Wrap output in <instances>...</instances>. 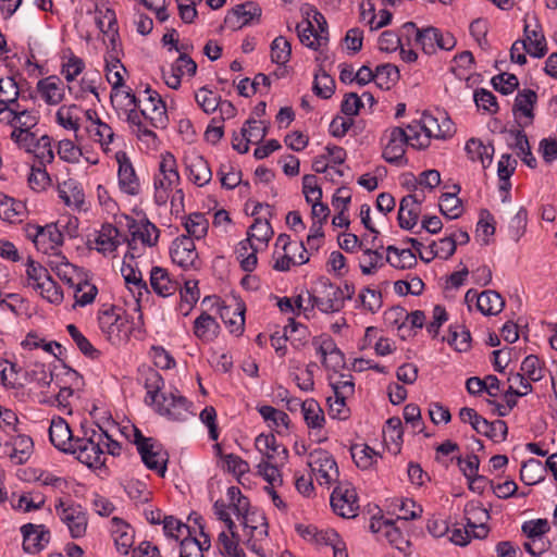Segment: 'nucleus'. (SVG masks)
<instances>
[{
    "label": "nucleus",
    "mask_w": 557,
    "mask_h": 557,
    "mask_svg": "<svg viewBox=\"0 0 557 557\" xmlns=\"http://www.w3.org/2000/svg\"><path fill=\"white\" fill-rule=\"evenodd\" d=\"M71 450V454H76V458L88 467H101L104 465L103 449L100 441L97 438V433L89 438H79L76 445Z\"/></svg>",
    "instance_id": "9b49d317"
},
{
    "label": "nucleus",
    "mask_w": 557,
    "mask_h": 557,
    "mask_svg": "<svg viewBox=\"0 0 557 557\" xmlns=\"http://www.w3.org/2000/svg\"><path fill=\"white\" fill-rule=\"evenodd\" d=\"M55 511L60 520L67 527L73 539L86 535L88 517L86 510L75 503H65L62 498L55 504Z\"/></svg>",
    "instance_id": "423d86ee"
},
{
    "label": "nucleus",
    "mask_w": 557,
    "mask_h": 557,
    "mask_svg": "<svg viewBox=\"0 0 557 557\" xmlns=\"http://www.w3.org/2000/svg\"><path fill=\"white\" fill-rule=\"evenodd\" d=\"M521 373L530 381L537 382L544 377V367L539 357L530 355L521 363Z\"/></svg>",
    "instance_id": "680f3d73"
},
{
    "label": "nucleus",
    "mask_w": 557,
    "mask_h": 557,
    "mask_svg": "<svg viewBox=\"0 0 557 557\" xmlns=\"http://www.w3.org/2000/svg\"><path fill=\"white\" fill-rule=\"evenodd\" d=\"M361 107H342L344 115L335 116L330 124V133L332 136L341 138L346 135L354 124V116L359 114Z\"/></svg>",
    "instance_id": "c9c22d12"
},
{
    "label": "nucleus",
    "mask_w": 557,
    "mask_h": 557,
    "mask_svg": "<svg viewBox=\"0 0 557 557\" xmlns=\"http://www.w3.org/2000/svg\"><path fill=\"white\" fill-rule=\"evenodd\" d=\"M49 438L55 448L64 453L73 450L74 445H76V441L79 440L73 436L67 422L61 417H57L51 420L49 426Z\"/></svg>",
    "instance_id": "a211bd4d"
},
{
    "label": "nucleus",
    "mask_w": 557,
    "mask_h": 557,
    "mask_svg": "<svg viewBox=\"0 0 557 557\" xmlns=\"http://www.w3.org/2000/svg\"><path fill=\"white\" fill-rule=\"evenodd\" d=\"M152 406L157 413L172 421L183 422L193 416L190 403L178 392L162 393Z\"/></svg>",
    "instance_id": "0eeeda50"
},
{
    "label": "nucleus",
    "mask_w": 557,
    "mask_h": 557,
    "mask_svg": "<svg viewBox=\"0 0 557 557\" xmlns=\"http://www.w3.org/2000/svg\"><path fill=\"white\" fill-rule=\"evenodd\" d=\"M42 99L49 104H58L63 99L64 84L58 76H48L37 84Z\"/></svg>",
    "instance_id": "bb28decb"
},
{
    "label": "nucleus",
    "mask_w": 557,
    "mask_h": 557,
    "mask_svg": "<svg viewBox=\"0 0 557 557\" xmlns=\"http://www.w3.org/2000/svg\"><path fill=\"white\" fill-rule=\"evenodd\" d=\"M317 544L330 545L333 547L335 557H347L344 552V543L335 530H319L314 540Z\"/></svg>",
    "instance_id": "4d7b16f0"
},
{
    "label": "nucleus",
    "mask_w": 557,
    "mask_h": 557,
    "mask_svg": "<svg viewBox=\"0 0 557 557\" xmlns=\"http://www.w3.org/2000/svg\"><path fill=\"white\" fill-rule=\"evenodd\" d=\"M220 325L213 317L203 311L194 322V334L202 342H211L219 334Z\"/></svg>",
    "instance_id": "72a5a7b5"
},
{
    "label": "nucleus",
    "mask_w": 557,
    "mask_h": 557,
    "mask_svg": "<svg viewBox=\"0 0 557 557\" xmlns=\"http://www.w3.org/2000/svg\"><path fill=\"white\" fill-rule=\"evenodd\" d=\"M493 88L503 94H512L519 86V81L515 74L500 73L494 76L491 81Z\"/></svg>",
    "instance_id": "774afa93"
},
{
    "label": "nucleus",
    "mask_w": 557,
    "mask_h": 557,
    "mask_svg": "<svg viewBox=\"0 0 557 557\" xmlns=\"http://www.w3.org/2000/svg\"><path fill=\"white\" fill-rule=\"evenodd\" d=\"M302 413L307 425L311 429H321L325 422L323 410L314 399L302 403Z\"/></svg>",
    "instance_id": "37998d69"
},
{
    "label": "nucleus",
    "mask_w": 557,
    "mask_h": 557,
    "mask_svg": "<svg viewBox=\"0 0 557 557\" xmlns=\"http://www.w3.org/2000/svg\"><path fill=\"white\" fill-rule=\"evenodd\" d=\"M58 193L59 197L69 207L79 208L84 203V191L79 187V184L73 178H69L60 183L58 186Z\"/></svg>",
    "instance_id": "7c9ffc66"
},
{
    "label": "nucleus",
    "mask_w": 557,
    "mask_h": 557,
    "mask_svg": "<svg viewBox=\"0 0 557 557\" xmlns=\"http://www.w3.org/2000/svg\"><path fill=\"white\" fill-rule=\"evenodd\" d=\"M261 16V8L252 1L235 5L225 16L224 23L232 29H240Z\"/></svg>",
    "instance_id": "f3484780"
},
{
    "label": "nucleus",
    "mask_w": 557,
    "mask_h": 557,
    "mask_svg": "<svg viewBox=\"0 0 557 557\" xmlns=\"http://www.w3.org/2000/svg\"><path fill=\"white\" fill-rule=\"evenodd\" d=\"M25 212L24 203L10 197H4L0 202V216L10 223L21 221Z\"/></svg>",
    "instance_id": "603ef678"
},
{
    "label": "nucleus",
    "mask_w": 557,
    "mask_h": 557,
    "mask_svg": "<svg viewBox=\"0 0 557 557\" xmlns=\"http://www.w3.org/2000/svg\"><path fill=\"white\" fill-rule=\"evenodd\" d=\"M308 466L318 474L320 485H330L338 479V467L333 456L324 449H314L308 456Z\"/></svg>",
    "instance_id": "6e6552de"
},
{
    "label": "nucleus",
    "mask_w": 557,
    "mask_h": 557,
    "mask_svg": "<svg viewBox=\"0 0 557 557\" xmlns=\"http://www.w3.org/2000/svg\"><path fill=\"white\" fill-rule=\"evenodd\" d=\"M273 230L270 224V222L265 219L256 218L255 222L249 227L247 235L249 236V239H255L262 244L263 246H267L269 240L273 236Z\"/></svg>",
    "instance_id": "09e8293b"
},
{
    "label": "nucleus",
    "mask_w": 557,
    "mask_h": 557,
    "mask_svg": "<svg viewBox=\"0 0 557 557\" xmlns=\"http://www.w3.org/2000/svg\"><path fill=\"white\" fill-rule=\"evenodd\" d=\"M50 268L55 272L58 277L70 285L71 287L76 286V277L79 280L78 268L70 263L64 256L59 253L55 255L54 260L49 261Z\"/></svg>",
    "instance_id": "c85d7f7f"
},
{
    "label": "nucleus",
    "mask_w": 557,
    "mask_h": 557,
    "mask_svg": "<svg viewBox=\"0 0 557 557\" xmlns=\"http://www.w3.org/2000/svg\"><path fill=\"white\" fill-rule=\"evenodd\" d=\"M171 258L175 264L185 270L194 268L198 259L194 239L185 235L177 237L171 247Z\"/></svg>",
    "instance_id": "2eb2a0df"
},
{
    "label": "nucleus",
    "mask_w": 557,
    "mask_h": 557,
    "mask_svg": "<svg viewBox=\"0 0 557 557\" xmlns=\"http://www.w3.org/2000/svg\"><path fill=\"white\" fill-rule=\"evenodd\" d=\"M23 534V549L27 554H37L50 541V532L44 524L26 523L21 528Z\"/></svg>",
    "instance_id": "4468645a"
},
{
    "label": "nucleus",
    "mask_w": 557,
    "mask_h": 557,
    "mask_svg": "<svg viewBox=\"0 0 557 557\" xmlns=\"http://www.w3.org/2000/svg\"><path fill=\"white\" fill-rule=\"evenodd\" d=\"M35 290H37L40 296L50 304L60 305L63 300V292L51 276Z\"/></svg>",
    "instance_id": "338daca9"
},
{
    "label": "nucleus",
    "mask_w": 557,
    "mask_h": 557,
    "mask_svg": "<svg viewBox=\"0 0 557 557\" xmlns=\"http://www.w3.org/2000/svg\"><path fill=\"white\" fill-rule=\"evenodd\" d=\"M38 113L34 108L16 107L14 129H32L38 124Z\"/></svg>",
    "instance_id": "69168bd1"
},
{
    "label": "nucleus",
    "mask_w": 557,
    "mask_h": 557,
    "mask_svg": "<svg viewBox=\"0 0 557 557\" xmlns=\"http://www.w3.org/2000/svg\"><path fill=\"white\" fill-rule=\"evenodd\" d=\"M147 450L145 458L141 457L143 462L150 470H154L161 476H164L166 471L168 454L163 451L161 445L154 441L147 445Z\"/></svg>",
    "instance_id": "c756f323"
},
{
    "label": "nucleus",
    "mask_w": 557,
    "mask_h": 557,
    "mask_svg": "<svg viewBox=\"0 0 557 557\" xmlns=\"http://www.w3.org/2000/svg\"><path fill=\"white\" fill-rule=\"evenodd\" d=\"M457 239L450 236L442 238L438 243L432 242L429 246V257L420 253V259L425 263L431 262L436 257L447 260L455 253Z\"/></svg>",
    "instance_id": "4c0bfd02"
},
{
    "label": "nucleus",
    "mask_w": 557,
    "mask_h": 557,
    "mask_svg": "<svg viewBox=\"0 0 557 557\" xmlns=\"http://www.w3.org/2000/svg\"><path fill=\"white\" fill-rule=\"evenodd\" d=\"M292 53L290 44L283 36L276 37L271 44V59L276 64H285Z\"/></svg>",
    "instance_id": "052dcab7"
},
{
    "label": "nucleus",
    "mask_w": 557,
    "mask_h": 557,
    "mask_svg": "<svg viewBox=\"0 0 557 557\" xmlns=\"http://www.w3.org/2000/svg\"><path fill=\"white\" fill-rule=\"evenodd\" d=\"M36 247L47 253L57 250L63 244V234L57 224L38 226L34 236Z\"/></svg>",
    "instance_id": "412c9836"
},
{
    "label": "nucleus",
    "mask_w": 557,
    "mask_h": 557,
    "mask_svg": "<svg viewBox=\"0 0 557 557\" xmlns=\"http://www.w3.org/2000/svg\"><path fill=\"white\" fill-rule=\"evenodd\" d=\"M125 67L121 64L120 60L115 59L112 63L107 64V79L112 86L110 94L111 102L113 103L119 98L126 100V104H137V102H158V104H166L168 96H161L158 91L153 90L150 86H146L143 90H138V95L124 85V79L121 72L117 70Z\"/></svg>",
    "instance_id": "f03ea898"
},
{
    "label": "nucleus",
    "mask_w": 557,
    "mask_h": 557,
    "mask_svg": "<svg viewBox=\"0 0 557 557\" xmlns=\"http://www.w3.org/2000/svg\"><path fill=\"white\" fill-rule=\"evenodd\" d=\"M149 283L151 289L163 298L174 295L180 288V283L170 276L168 270L158 265L151 268Z\"/></svg>",
    "instance_id": "aec40b11"
},
{
    "label": "nucleus",
    "mask_w": 557,
    "mask_h": 557,
    "mask_svg": "<svg viewBox=\"0 0 557 557\" xmlns=\"http://www.w3.org/2000/svg\"><path fill=\"white\" fill-rule=\"evenodd\" d=\"M516 136V148L519 150L518 156L531 169L536 166V159L533 157L527 135L521 129L511 131Z\"/></svg>",
    "instance_id": "e2e57ef3"
},
{
    "label": "nucleus",
    "mask_w": 557,
    "mask_h": 557,
    "mask_svg": "<svg viewBox=\"0 0 557 557\" xmlns=\"http://www.w3.org/2000/svg\"><path fill=\"white\" fill-rule=\"evenodd\" d=\"M26 276L28 281V285L36 289L39 285L46 282L50 274L48 270L42 267L40 263L34 261L33 259H28L27 268H26Z\"/></svg>",
    "instance_id": "0e129e2a"
},
{
    "label": "nucleus",
    "mask_w": 557,
    "mask_h": 557,
    "mask_svg": "<svg viewBox=\"0 0 557 557\" xmlns=\"http://www.w3.org/2000/svg\"><path fill=\"white\" fill-rule=\"evenodd\" d=\"M545 467L542 461L531 458L524 461L520 470V480L527 485H534L544 480Z\"/></svg>",
    "instance_id": "79ce46f5"
},
{
    "label": "nucleus",
    "mask_w": 557,
    "mask_h": 557,
    "mask_svg": "<svg viewBox=\"0 0 557 557\" xmlns=\"http://www.w3.org/2000/svg\"><path fill=\"white\" fill-rule=\"evenodd\" d=\"M127 227L132 234V240L139 239L143 244L154 246L159 238V230L149 220L145 219L137 222L135 219L127 218Z\"/></svg>",
    "instance_id": "4be33fe9"
},
{
    "label": "nucleus",
    "mask_w": 557,
    "mask_h": 557,
    "mask_svg": "<svg viewBox=\"0 0 557 557\" xmlns=\"http://www.w3.org/2000/svg\"><path fill=\"white\" fill-rule=\"evenodd\" d=\"M112 523V536L116 548L121 554L126 555L134 543L133 530L119 518H113Z\"/></svg>",
    "instance_id": "473e14b6"
},
{
    "label": "nucleus",
    "mask_w": 557,
    "mask_h": 557,
    "mask_svg": "<svg viewBox=\"0 0 557 557\" xmlns=\"http://www.w3.org/2000/svg\"><path fill=\"white\" fill-rule=\"evenodd\" d=\"M411 134L408 135L404 128L395 126L386 129L381 138L382 158L389 164L405 165L406 147L411 146Z\"/></svg>",
    "instance_id": "39448f33"
},
{
    "label": "nucleus",
    "mask_w": 557,
    "mask_h": 557,
    "mask_svg": "<svg viewBox=\"0 0 557 557\" xmlns=\"http://www.w3.org/2000/svg\"><path fill=\"white\" fill-rule=\"evenodd\" d=\"M455 193H445L441 196L440 211L449 220L458 219L462 213L461 200L457 197L460 186L455 185Z\"/></svg>",
    "instance_id": "ea45409f"
},
{
    "label": "nucleus",
    "mask_w": 557,
    "mask_h": 557,
    "mask_svg": "<svg viewBox=\"0 0 557 557\" xmlns=\"http://www.w3.org/2000/svg\"><path fill=\"white\" fill-rule=\"evenodd\" d=\"M66 330L84 356L90 359L99 358L100 351L92 346V344L79 332V330L74 324H69Z\"/></svg>",
    "instance_id": "6e6d98bb"
},
{
    "label": "nucleus",
    "mask_w": 557,
    "mask_h": 557,
    "mask_svg": "<svg viewBox=\"0 0 557 557\" xmlns=\"http://www.w3.org/2000/svg\"><path fill=\"white\" fill-rule=\"evenodd\" d=\"M350 453L356 466L363 470L369 469L380 457V455L368 445H352Z\"/></svg>",
    "instance_id": "a18cd8bd"
},
{
    "label": "nucleus",
    "mask_w": 557,
    "mask_h": 557,
    "mask_svg": "<svg viewBox=\"0 0 557 557\" xmlns=\"http://www.w3.org/2000/svg\"><path fill=\"white\" fill-rule=\"evenodd\" d=\"M98 321L101 332L111 344L120 345L128 339L131 327L122 308L102 306L99 310Z\"/></svg>",
    "instance_id": "20e7f679"
},
{
    "label": "nucleus",
    "mask_w": 557,
    "mask_h": 557,
    "mask_svg": "<svg viewBox=\"0 0 557 557\" xmlns=\"http://www.w3.org/2000/svg\"><path fill=\"white\" fill-rule=\"evenodd\" d=\"M504 306L503 297L495 290H484L478 296L476 308L485 315L498 314Z\"/></svg>",
    "instance_id": "e433bc0d"
},
{
    "label": "nucleus",
    "mask_w": 557,
    "mask_h": 557,
    "mask_svg": "<svg viewBox=\"0 0 557 557\" xmlns=\"http://www.w3.org/2000/svg\"><path fill=\"white\" fill-rule=\"evenodd\" d=\"M446 341L457 351H467L470 348L471 335L463 326H450Z\"/></svg>",
    "instance_id": "bf43d9fd"
},
{
    "label": "nucleus",
    "mask_w": 557,
    "mask_h": 557,
    "mask_svg": "<svg viewBox=\"0 0 557 557\" xmlns=\"http://www.w3.org/2000/svg\"><path fill=\"white\" fill-rule=\"evenodd\" d=\"M440 35L441 30L438 28L429 26L421 29V32H416V42L422 47L425 53L432 54L436 50Z\"/></svg>",
    "instance_id": "3c124183"
},
{
    "label": "nucleus",
    "mask_w": 557,
    "mask_h": 557,
    "mask_svg": "<svg viewBox=\"0 0 557 557\" xmlns=\"http://www.w3.org/2000/svg\"><path fill=\"white\" fill-rule=\"evenodd\" d=\"M307 294L311 310L318 308L322 313L330 314L339 312L345 306L344 290L327 278L320 280L318 287Z\"/></svg>",
    "instance_id": "7ed1b4c3"
},
{
    "label": "nucleus",
    "mask_w": 557,
    "mask_h": 557,
    "mask_svg": "<svg viewBox=\"0 0 557 557\" xmlns=\"http://www.w3.org/2000/svg\"><path fill=\"white\" fill-rule=\"evenodd\" d=\"M421 200H416V195H407L400 200L398 210V223L404 230H411L416 226L420 210Z\"/></svg>",
    "instance_id": "b1692460"
},
{
    "label": "nucleus",
    "mask_w": 557,
    "mask_h": 557,
    "mask_svg": "<svg viewBox=\"0 0 557 557\" xmlns=\"http://www.w3.org/2000/svg\"><path fill=\"white\" fill-rule=\"evenodd\" d=\"M313 345L322 357V363L326 368L337 371L345 366V357L341 349L336 346L334 339L329 336L315 337Z\"/></svg>",
    "instance_id": "dca6fc26"
},
{
    "label": "nucleus",
    "mask_w": 557,
    "mask_h": 557,
    "mask_svg": "<svg viewBox=\"0 0 557 557\" xmlns=\"http://www.w3.org/2000/svg\"><path fill=\"white\" fill-rule=\"evenodd\" d=\"M87 131L90 137L102 147H107L114 137L112 128L108 124L101 122L100 119H96V121L90 123Z\"/></svg>",
    "instance_id": "13d9d810"
},
{
    "label": "nucleus",
    "mask_w": 557,
    "mask_h": 557,
    "mask_svg": "<svg viewBox=\"0 0 557 557\" xmlns=\"http://www.w3.org/2000/svg\"><path fill=\"white\" fill-rule=\"evenodd\" d=\"M331 506L343 518H354L359 509L357 493L350 483H339L331 494Z\"/></svg>",
    "instance_id": "1a4fd4ad"
},
{
    "label": "nucleus",
    "mask_w": 557,
    "mask_h": 557,
    "mask_svg": "<svg viewBox=\"0 0 557 557\" xmlns=\"http://www.w3.org/2000/svg\"><path fill=\"white\" fill-rule=\"evenodd\" d=\"M12 445L13 448L10 457L16 460L17 463L27 461L33 453V440L27 435H18L13 440Z\"/></svg>",
    "instance_id": "8fccbe9b"
},
{
    "label": "nucleus",
    "mask_w": 557,
    "mask_h": 557,
    "mask_svg": "<svg viewBox=\"0 0 557 557\" xmlns=\"http://www.w3.org/2000/svg\"><path fill=\"white\" fill-rule=\"evenodd\" d=\"M258 473L269 485H282L283 479L277 465L274 463V455L268 456V460H261L257 466Z\"/></svg>",
    "instance_id": "864d4df0"
},
{
    "label": "nucleus",
    "mask_w": 557,
    "mask_h": 557,
    "mask_svg": "<svg viewBox=\"0 0 557 557\" xmlns=\"http://www.w3.org/2000/svg\"><path fill=\"white\" fill-rule=\"evenodd\" d=\"M523 32L525 38L522 41H525L529 48L527 49V53L534 58L544 57L547 52V45L541 26L535 22L534 27L531 28V24L525 22Z\"/></svg>",
    "instance_id": "5701e85b"
},
{
    "label": "nucleus",
    "mask_w": 557,
    "mask_h": 557,
    "mask_svg": "<svg viewBox=\"0 0 557 557\" xmlns=\"http://www.w3.org/2000/svg\"><path fill=\"white\" fill-rule=\"evenodd\" d=\"M391 315H395L394 322L397 323L399 319H405L401 324H399L398 330H407V323L410 324L411 327H423L425 321V314L421 310H416L411 313L406 312L405 309L397 307L391 310Z\"/></svg>",
    "instance_id": "c03bdc74"
},
{
    "label": "nucleus",
    "mask_w": 557,
    "mask_h": 557,
    "mask_svg": "<svg viewBox=\"0 0 557 557\" xmlns=\"http://www.w3.org/2000/svg\"><path fill=\"white\" fill-rule=\"evenodd\" d=\"M475 432L491 438L494 442H503L507 437L508 426L503 420H495L490 422L483 418Z\"/></svg>",
    "instance_id": "a19ab883"
},
{
    "label": "nucleus",
    "mask_w": 557,
    "mask_h": 557,
    "mask_svg": "<svg viewBox=\"0 0 557 557\" xmlns=\"http://www.w3.org/2000/svg\"><path fill=\"white\" fill-rule=\"evenodd\" d=\"M440 116L424 110L418 120H413L406 128L411 133V147L425 149L430 146L431 138L442 139L455 133L450 119L441 112Z\"/></svg>",
    "instance_id": "f257e3e1"
},
{
    "label": "nucleus",
    "mask_w": 557,
    "mask_h": 557,
    "mask_svg": "<svg viewBox=\"0 0 557 557\" xmlns=\"http://www.w3.org/2000/svg\"><path fill=\"white\" fill-rule=\"evenodd\" d=\"M121 273L124 277V281H125L128 289L133 294L137 293V296H136L137 302L140 301L143 295H148L150 293L149 288H148V284L143 278V274L138 269H135L131 264H126L124 262L121 268Z\"/></svg>",
    "instance_id": "cd10ccee"
},
{
    "label": "nucleus",
    "mask_w": 557,
    "mask_h": 557,
    "mask_svg": "<svg viewBox=\"0 0 557 557\" xmlns=\"http://www.w3.org/2000/svg\"><path fill=\"white\" fill-rule=\"evenodd\" d=\"M186 166L190 181L197 186L207 185L212 178V172L208 161L199 154H191L186 158Z\"/></svg>",
    "instance_id": "393cba45"
},
{
    "label": "nucleus",
    "mask_w": 557,
    "mask_h": 557,
    "mask_svg": "<svg viewBox=\"0 0 557 557\" xmlns=\"http://www.w3.org/2000/svg\"><path fill=\"white\" fill-rule=\"evenodd\" d=\"M159 172V176L154 180V187L158 194H160V190H171L180 183L176 159L171 152H165L161 156ZM159 197L164 198L162 195H159Z\"/></svg>",
    "instance_id": "f8f14e48"
},
{
    "label": "nucleus",
    "mask_w": 557,
    "mask_h": 557,
    "mask_svg": "<svg viewBox=\"0 0 557 557\" xmlns=\"http://www.w3.org/2000/svg\"><path fill=\"white\" fill-rule=\"evenodd\" d=\"M115 160L119 164L117 178L120 189L129 196L139 195L141 189L140 181L127 153L122 150L117 151Z\"/></svg>",
    "instance_id": "9d476101"
},
{
    "label": "nucleus",
    "mask_w": 557,
    "mask_h": 557,
    "mask_svg": "<svg viewBox=\"0 0 557 557\" xmlns=\"http://www.w3.org/2000/svg\"><path fill=\"white\" fill-rule=\"evenodd\" d=\"M256 448L263 455L262 460H268V456L274 455V460L278 457L284 463L288 458V450L280 445L273 434H260L255 441Z\"/></svg>",
    "instance_id": "a878e982"
},
{
    "label": "nucleus",
    "mask_w": 557,
    "mask_h": 557,
    "mask_svg": "<svg viewBox=\"0 0 557 557\" xmlns=\"http://www.w3.org/2000/svg\"><path fill=\"white\" fill-rule=\"evenodd\" d=\"M184 226L188 234L187 236L193 239H200L206 236L209 223L202 213H193L187 218Z\"/></svg>",
    "instance_id": "5fc2aeb1"
},
{
    "label": "nucleus",
    "mask_w": 557,
    "mask_h": 557,
    "mask_svg": "<svg viewBox=\"0 0 557 557\" xmlns=\"http://www.w3.org/2000/svg\"><path fill=\"white\" fill-rule=\"evenodd\" d=\"M144 387L147 391L145 403L152 406L161 397L164 380L157 370L148 368L144 372Z\"/></svg>",
    "instance_id": "2f4dec72"
},
{
    "label": "nucleus",
    "mask_w": 557,
    "mask_h": 557,
    "mask_svg": "<svg viewBox=\"0 0 557 557\" xmlns=\"http://www.w3.org/2000/svg\"><path fill=\"white\" fill-rule=\"evenodd\" d=\"M20 371L15 363L0 359V383L7 388H17L23 384L20 380Z\"/></svg>",
    "instance_id": "49530a36"
},
{
    "label": "nucleus",
    "mask_w": 557,
    "mask_h": 557,
    "mask_svg": "<svg viewBox=\"0 0 557 557\" xmlns=\"http://www.w3.org/2000/svg\"><path fill=\"white\" fill-rule=\"evenodd\" d=\"M220 317L230 327L231 333L240 335L244 332L245 308L240 305H238L236 309H232L228 306L221 307Z\"/></svg>",
    "instance_id": "58836bf2"
},
{
    "label": "nucleus",
    "mask_w": 557,
    "mask_h": 557,
    "mask_svg": "<svg viewBox=\"0 0 557 557\" xmlns=\"http://www.w3.org/2000/svg\"><path fill=\"white\" fill-rule=\"evenodd\" d=\"M466 152L471 161H480L486 169L493 160V145H484L480 139L470 138L466 144Z\"/></svg>",
    "instance_id": "f704fd0d"
},
{
    "label": "nucleus",
    "mask_w": 557,
    "mask_h": 557,
    "mask_svg": "<svg viewBox=\"0 0 557 557\" xmlns=\"http://www.w3.org/2000/svg\"><path fill=\"white\" fill-rule=\"evenodd\" d=\"M463 512L467 527L471 529L473 537L485 539L488 533V529L486 527V522L490 519L488 511L480 502H469L465 506Z\"/></svg>",
    "instance_id": "ddd939ff"
},
{
    "label": "nucleus",
    "mask_w": 557,
    "mask_h": 557,
    "mask_svg": "<svg viewBox=\"0 0 557 557\" xmlns=\"http://www.w3.org/2000/svg\"><path fill=\"white\" fill-rule=\"evenodd\" d=\"M121 243L119 230L110 223L103 224L101 228L96 232L94 242L89 239V244L94 245L90 247L103 256L112 255Z\"/></svg>",
    "instance_id": "6ab92c4d"
},
{
    "label": "nucleus",
    "mask_w": 557,
    "mask_h": 557,
    "mask_svg": "<svg viewBox=\"0 0 557 557\" xmlns=\"http://www.w3.org/2000/svg\"><path fill=\"white\" fill-rule=\"evenodd\" d=\"M98 294L96 285L89 283L87 280L79 278L74 287L75 306H87L91 304Z\"/></svg>",
    "instance_id": "de8ad7c7"
}]
</instances>
